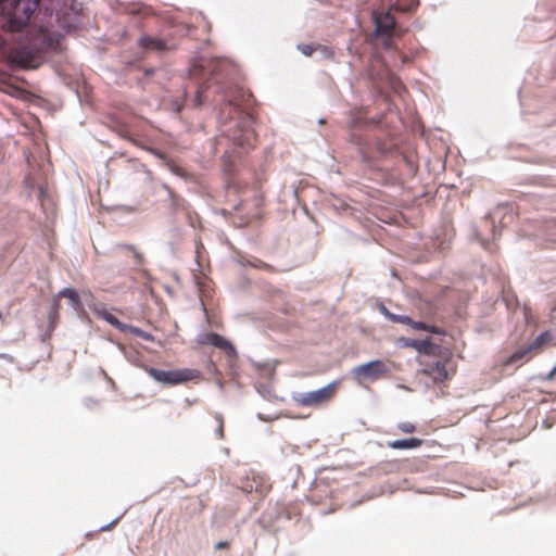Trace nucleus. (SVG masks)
I'll use <instances>...</instances> for the list:
<instances>
[{
	"instance_id": "3",
	"label": "nucleus",
	"mask_w": 556,
	"mask_h": 556,
	"mask_svg": "<svg viewBox=\"0 0 556 556\" xmlns=\"http://www.w3.org/2000/svg\"><path fill=\"white\" fill-rule=\"evenodd\" d=\"M388 372V366L383 361L374 359L367 363L361 364L351 370V375L357 380H377L381 376Z\"/></svg>"
},
{
	"instance_id": "30",
	"label": "nucleus",
	"mask_w": 556,
	"mask_h": 556,
	"mask_svg": "<svg viewBox=\"0 0 556 556\" xmlns=\"http://www.w3.org/2000/svg\"><path fill=\"white\" fill-rule=\"evenodd\" d=\"M151 151H152V153H153L155 156H157L159 159H164V155H163L162 153L156 152V151H154V150H151Z\"/></svg>"
},
{
	"instance_id": "2",
	"label": "nucleus",
	"mask_w": 556,
	"mask_h": 556,
	"mask_svg": "<svg viewBox=\"0 0 556 556\" xmlns=\"http://www.w3.org/2000/svg\"><path fill=\"white\" fill-rule=\"evenodd\" d=\"M147 371L153 380L164 386H175L188 381L194 377L193 370L187 368L162 370L150 367L147 369Z\"/></svg>"
},
{
	"instance_id": "10",
	"label": "nucleus",
	"mask_w": 556,
	"mask_h": 556,
	"mask_svg": "<svg viewBox=\"0 0 556 556\" xmlns=\"http://www.w3.org/2000/svg\"><path fill=\"white\" fill-rule=\"evenodd\" d=\"M403 346L415 349L418 353L430 354L434 348L429 339L416 340V339H404Z\"/></svg>"
},
{
	"instance_id": "17",
	"label": "nucleus",
	"mask_w": 556,
	"mask_h": 556,
	"mask_svg": "<svg viewBox=\"0 0 556 556\" xmlns=\"http://www.w3.org/2000/svg\"><path fill=\"white\" fill-rule=\"evenodd\" d=\"M390 320L401 323V324H406V325H410V323H412V319L407 315H397V314H392V316H390Z\"/></svg>"
},
{
	"instance_id": "20",
	"label": "nucleus",
	"mask_w": 556,
	"mask_h": 556,
	"mask_svg": "<svg viewBox=\"0 0 556 556\" xmlns=\"http://www.w3.org/2000/svg\"><path fill=\"white\" fill-rule=\"evenodd\" d=\"M298 50H300L301 53L306 55V56L312 55V53L314 52L313 46L304 45V43L298 45Z\"/></svg>"
},
{
	"instance_id": "6",
	"label": "nucleus",
	"mask_w": 556,
	"mask_h": 556,
	"mask_svg": "<svg viewBox=\"0 0 556 556\" xmlns=\"http://www.w3.org/2000/svg\"><path fill=\"white\" fill-rule=\"evenodd\" d=\"M375 21V35L389 36L395 26V20L390 13H386L382 16L374 15Z\"/></svg>"
},
{
	"instance_id": "14",
	"label": "nucleus",
	"mask_w": 556,
	"mask_h": 556,
	"mask_svg": "<svg viewBox=\"0 0 556 556\" xmlns=\"http://www.w3.org/2000/svg\"><path fill=\"white\" fill-rule=\"evenodd\" d=\"M138 42L141 47L147 48V49L161 51L165 48V43L157 38L141 37L138 40Z\"/></svg>"
},
{
	"instance_id": "26",
	"label": "nucleus",
	"mask_w": 556,
	"mask_h": 556,
	"mask_svg": "<svg viewBox=\"0 0 556 556\" xmlns=\"http://www.w3.org/2000/svg\"><path fill=\"white\" fill-rule=\"evenodd\" d=\"M427 331H430L432 333H438V334H443L444 331L435 326H430V329H428Z\"/></svg>"
},
{
	"instance_id": "23",
	"label": "nucleus",
	"mask_w": 556,
	"mask_h": 556,
	"mask_svg": "<svg viewBox=\"0 0 556 556\" xmlns=\"http://www.w3.org/2000/svg\"><path fill=\"white\" fill-rule=\"evenodd\" d=\"M128 248L132 251L134 253V258L136 260V263L138 265H141L143 263V256L140 252H138L132 245H128Z\"/></svg>"
},
{
	"instance_id": "13",
	"label": "nucleus",
	"mask_w": 556,
	"mask_h": 556,
	"mask_svg": "<svg viewBox=\"0 0 556 556\" xmlns=\"http://www.w3.org/2000/svg\"><path fill=\"white\" fill-rule=\"evenodd\" d=\"M97 314L111 326L115 327L121 331H126V329L128 328V325L121 323L112 313L108 312L104 308L97 309Z\"/></svg>"
},
{
	"instance_id": "28",
	"label": "nucleus",
	"mask_w": 556,
	"mask_h": 556,
	"mask_svg": "<svg viewBox=\"0 0 556 556\" xmlns=\"http://www.w3.org/2000/svg\"><path fill=\"white\" fill-rule=\"evenodd\" d=\"M0 358L7 359L9 363H13V357L9 354L0 353Z\"/></svg>"
},
{
	"instance_id": "21",
	"label": "nucleus",
	"mask_w": 556,
	"mask_h": 556,
	"mask_svg": "<svg viewBox=\"0 0 556 556\" xmlns=\"http://www.w3.org/2000/svg\"><path fill=\"white\" fill-rule=\"evenodd\" d=\"M413 329L415 330H424V331H427L428 329H430V325H427L422 321H414L412 320L410 325H409Z\"/></svg>"
},
{
	"instance_id": "16",
	"label": "nucleus",
	"mask_w": 556,
	"mask_h": 556,
	"mask_svg": "<svg viewBox=\"0 0 556 556\" xmlns=\"http://www.w3.org/2000/svg\"><path fill=\"white\" fill-rule=\"evenodd\" d=\"M126 331H130L135 336L140 337L146 341H154V337L151 333L146 332L144 330H142L138 327L128 325V328L126 329Z\"/></svg>"
},
{
	"instance_id": "32",
	"label": "nucleus",
	"mask_w": 556,
	"mask_h": 556,
	"mask_svg": "<svg viewBox=\"0 0 556 556\" xmlns=\"http://www.w3.org/2000/svg\"><path fill=\"white\" fill-rule=\"evenodd\" d=\"M481 244L484 249H488V243L485 241L481 240Z\"/></svg>"
},
{
	"instance_id": "11",
	"label": "nucleus",
	"mask_w": 556,
	"mask_h": 556,
	"mask_svg": "<svg viewBox=\"0 0 556 556\" xmlns=\"http://www.w3.org/2000/svg\"><path fill=\"white\" fill-rule=\"evenodd\" d=\"M535 352L534 349L532 348V345L529 343L528 345L523 346V348H520L518 350H516L514 353H511L505 361V364L506 365H513L519 361H522V359H529L530 358V354Z\"/></svg>"
},
{
	"instance_id": "25",
	"label": "nucleus",
	"mask_w": 556,
	"mask_h": 556,
	"mask_svg": "<svg viewBox=\"0 0 556 556\" xmlns=\"http://www.w3.org/2000/svg\"><path fill=\"white\" fill-rule=\"evenodd\" d=\"M118 518H119V517H116V518H114L110 523L101 526V527L99 528V530H100V531H105V530L110 529V527H111L112 525H114V523L118 520Z\"/></svg>"
},
{
	"instance_id": "29",
	"label": "nucleus",
	"mask_w": 556,
	"mask_h": 556,
	"mask_svg": "<svg viewBox=\"0 0 556 556\" xmlns=\"http://www.w3.org/2000/svg\"><path fill=\"white\" fill-rule=\"evenodd\" d=\"M555 374H556V371L552 368V370L546 376V379L547 380H552L554 378Z\"/></svg>"
},
{
	"instance_id": "18",
	"label": "nucleus",
	"mask_w": 556,
	"mask_h": 556,
	"mask_svg": "<svg viewBox=\"0 0 556 556\" xmlns=\"http://www.w3.org/2000/svg\"><path fill=\"white\" fill-rule=\"evenodd\" d=\"M34 59V55H23L21 52L14 55V61L18 64H28Z\"/></svg>"
},
{
	"instance_id": "8",
	"label": "nucleus",
	"mask_w": 556,
	"mask_h": 556,
	"mask_svg": "<svg viewBox=\"0 0 556 556\" xmlns=\"http://www.w3.org/2000/svg\"><path fill=\"white\" fill-rule=\"evenodd\" d=\"M422 440L418 438L397 439L391 441L388 445L393 450H412L421 446Z\"/></svg>"
},
{
	"instance_id": "34",
	"label": "nucleus",
	"mask_w": 556,
	"mask_h": 556,
	"mask_svg": "<svg viewBox=\"0 0 556 556\" xmlns=\"http://www.w3.org/2000/svg\"><path fill=\"white\" fill-rule=\"evenodd\" d=\"M554 311H556V306L554 307Z\"/></svg>"
},
{
	"instance_id": "12",
	"label": "nucleus",
	"mask_w": 556,
	"mask_h": 556,
	"mask_svg": "<svg viewBox=\"0 0 556 556\" xmlns=\"http://www.w3.org/2000/svg\"><path fill=\"white\" fill-rule=\"evenodd\" d=\"M555 342L556 344V331L546 330L541 332L530 344L536 352L544 344Z\"/></svg>"
},
{
	"instance_id": "15",
	"label": "nucleus",
	"mask_w": 556,
	"mask_h": 556,
	"mask_svg": "<svg viewBox=\"0 0 556 556\" xmlns=\"http://www.w3.org/2000/svg\"><path fill=\"white\" fill-rule=\"evenodd\" d=\"M59 299L60 298H58L56 295L53 298L51 306H50V311H49V314H48L49 324H50L51 327H54V323H55V320L59 317V308H60Z\"/></svg>"
},
{
	"instance_id": "19",
	"label": "nucleus",
	"mask_w": 556,
	"mask_h": 556,
	"mask_svg": "<svg viewBox=\"0 0 556 556\" xmlns=\"http://www.w3.org/2000/svg\"><path fill=\"white\" fill-rule=\"evenodd\" d=\"M397 428L404 433H412L415 431V425L408 421L399 424Z\"/></svg>"
},
{
	"instance_id": "4",
	"label": "nucleus",
	"mask_w": 556,
	"mask_h": 556,
	"mask_svg": "<svg viewBox=\"0 0 556 556\" xmlns=\"http://www.w3.org/2000/svg\"><path fill=\"white\" fill-rule=\"evenodd\" d=\"M334 386L336 382L333 381L317 390L299 393L293 399L303 406H312L328 400Z\"/></svg>"
},
{
	"instance_id": "27",
	"label": "nucleus",
	"mask_w": 556,
	"mask_h": 556,
	"mask_svg": "<svg viewBox=\"0 0 556 556\" xmlns=\"http://www.w3.org/2000/svg\"><path fill=\"white\" fill-rule=\"evenodd\" d=\"M228 546V543L225 542V541H220V542H217L216 545H215V548L216 549H222V548H225Z\"/></svg>"
},
{
	"instance_id": "5",
	"label": "nucleus",
	"mask_w": 556,
	"mask_h": 556,
	"mask_svg": "<svg viewBox=\"0 0 556 556\" xmlns=\"http://www.w3.org/2000/svg\"><path fill=\"white\" fill-rule=\"evenodd\" d=\"M198 342L201 344H211L215 348L224 350L232 358H236L238 355L235 345L229 340H227L226 338L216 332L200 334L198 338Z\"/></svg>"
},
{
	"instance_id": "7",
	"label": "nucleus",
	"mask_w": 556,
	"mask_h": 556,
	"mask_svg": "<svg viewBox=\"0 0 556 556\" xmlns=\"http://www.w3.org/2000/svg\"><path fill=\"white\" fill-rule=\"evenodd\" d=\"M58 298H66L68 300V305L76 312L80 313L84 309L83 302L80 300L79 293L76 289L67 287L61 289L56 293Z\"/></svg>"
},
{
	"instance_id": "9",
	"label": "nucleus",
	"mask_w": 556,
	"mask_h": 556,
	"mask_svg": "<svg viewBox=\"0 0 556 556\" xmlns=\"http://www.w3.org/2000/svg\"><path fill=\"white\" fill-rule=\"evenodd\" d=\"M425 371L437 382H443L448 378L447 369L441 362H435L434 364L429 365Z\"/></svg>"
},
{
	"instance_id": "1",
	"label": "nucleus",
	"mask_w": 556,
	"mask_h": 556,
	"mask_svg": "<svg viewBox=\"0 0 556 556\" xmlns=\"http://www.w3.org/2000/svg\"><path fill=\"white\" fill-rule=\"evenodd\" d=\"M39 0H14L10 13V26L13 30H20L26 26L28 20L38 8Z\"/></svg>"
},
{
	"instance_id": "24",
	"label": "nucleus",
	"mask_w": 556,
	"mask_h": 556,
	"mask_svg": "<svg viewBox=\"0 0 556 556\" xmlns=\"http://www.w3.org/2000/svg\"><path fill=\"white\" fill-rule=\"evenodd\" d=\"M378 307H379L380 313H381L382 315H384L387 318H389V319H390V316H392V313H390V312L388 311V308H387L382 303H380Z\"/></svg>"
},
{
	"instance_id": "33",
	"label": "nucleus",
	"mask_w": 556,
	"mask_h": 556,
	"mask_svg": "<svg viewBox=\"0 0 556 556\" xmlns=\"http://www.w3.org/2000/svg\"><path fill=\"white\" fill-rule=\"evenodd\" d=\"M553 369L556 371V365L553 367Z\"/></svg>"
},
{
	"instance_id": "22",
	"label": "nucleus",
	"mask_w": 556,
	"mask_h": 556,
	"mask_svg": "<svg viewBox=\"0 0 556 556\" xmlns=\"http://www.w3.org/2000/svg\"><path fill=\"white\" fill-rule=\"evenodd\" d=\"M216 420L218 422V427L217 429L215 430V433L220 438L223 439L224 438V430H223V417L222 415H217L216 417Z\"/></svg>"
},
{
	"instance_id": "31",
	"label": "nucleus",
	"mask_w": 556,
	"mask_h": 556,
	"mask_svg": "<svg viewBox=\"0 0 556 556\" xmlns=\"http://www.w3.org/2000/svg\"><path fill=\"white\" fill-rule=\"evenodd\" d=\"M195 101H197V103H198V104H200V103H201V100H200V92H198V93H197Z\"/></svg>"
}]
</instances>
